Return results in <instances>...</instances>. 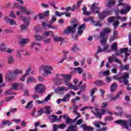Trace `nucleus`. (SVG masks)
Instances as JSON below:
<instances>
[{
    "mask_svg": "<svg viewBox=\"0 0 131 131\" xmlns=\"http://www.w3.org/2000/svg\"><path fill=\"white\" fill-rule=\"evenodd\" d=\"M57 78H59L58 79V81H62V77L63 79V81L68 86V89L74 90V91H77L78 90V87L72 84H69V81L71 80V78L72 76L71 75H65L61 74L60 76L58 75L57 76Z\"/></svg>",
    "mask_w": 131,
    "mask_h": 131,
    "instance_id": "obj_1",
    "label": "nucleus"
},
{
    "mask_svg": "<svg viewBox=\"0 0 131 131\" xmlns=\"http://www.w3.org/2000/svg\"><path fill=\"white\" fill-rule=\"evenodd\" d=\"M102 47H99L98 48V49L97 50V53H102V52H111L112 51H117V43H113L112 46H111V49H109V45L106 44V43H104V45H101Z\"/></svg>",
    "mask_w": 131,
    "mask_h": 131,
    "instance_id": "obj_2",
    "label": "nucleus"
},
{
    "mask_svg": "<svg viewBox=\"0 0 131 131\" xmlns=\"http://www.w3.org/2000/svg\"><path fill=\"white\" fill-rule=\"evenodd\" d=\"M114 79L119 80L120 82H123L125 85H128V78H129V73L125 72L123 73L122 76L119 77V76L116 75L113 77Z\"/></svg>",
    "mask_w": 131,
    "mask_h": 131,
    "instance_id": "obj_3",
    "label": "nucleus"
},
{
    "mask_svg": "<svg viewBox=\"0 0 131 131\" xmlns=\"http://www.w3.org/2000/svg\"><path fill=\"white\" fill-rule=\"evenodd\" d=\"M43 71V76L46 77L50 74H52V71H53V68L51 66H46V64H42L40 67L39 68V71L41 72Z\"/></svg>",
    "mask_w": 131,
    "mask_h": 131,
    "instance_id": "obj_4",
    "label": "nucleus"
},
{
    "mask_svg": "<svg viewBox=\"0 0 131 131\" xmlns=\"http://www.w3.org/2000/svg\"><path fill=\"white\" fill-rule=\"evenodd\" d=\"M111 32V29L109 28H106L102 30L100 33V38H101V44L105 45L107 39V35Z\"/></svg>",
    "mask_w": 131,
    "mask_h": 131,
    "instance_id": "obj_5",
    "label": "nucleus"
},
{
    "mask_svg": "<svg viewBox=\"0 0 131 131\" xmlns=\"http://www.w3.org/2000/svg\"><path fill=\"white\" fill-rule=\"evenodd\" d=\"M16 15L18 16L20 20H21L24 22V23H25V25L23 24L20 26V29L21 30H25L27 29V26H28V23L30 19L29 18H26L25 17L21 16L20 14V12L19 11H16Z\"/></svg>",
    "mask_w": 131,
    "mask_h": 131,
    "instance_id": "obj_6",
    "label": "nucleus"
},
{
    "mask_svg": "<svg viewBox=\"0 0 131 131\" xmlns=\"http://www.w3.org/2000/svg\"><path fill=\"white\" fill-rule=\"evenodd\" d=\"M123 2V0H119L118 6H122L123 7H124V9H122L120 11V14H121L122 15H126V14H127V13L129 12V10L131 9V7L127 4L122 3Z\"/></svg>",
    "mask_w": 131,
    "mask_h": 131,
    "instance_id": "obj_7",
    "label": "nucleus"
},
{
    "mask_svg": "<svg viewBox=\"0 0 131 131\" xmlns=\"http://www.w3.org/2000/svg\"><path fill=\"white\" fill-rule=\"evenodd\" d=\"M13 7L14 8H17V9H19V10H20V12H21V13H24L26 15H30L31 14H32V13H33V11L31 9L28 10L27 8H26V7L20 6L17 3H14L13 4Z\"/></svg>",
    "mask_w": 131,
    "mask_h": 131,
    "instance_id": "obj_8",
    "label": "nucleus"
},
{
    "mask_svg": "<svg viewBox=\"0 0 131 131\" xmlns=\"http://www.w3.org/2000/svg\"><path fill=\"white\" fill-rule=\"evenodd\" d=\"M112 14L111 9L104 10L102 12L98 13V18L100 20H104L107 16H110Z\"/></svg>",
    "mask_w": 131,
    "mask_h": 131,
    "instance_id": "obj_9",
    "label": "nucleus"
},
{
    "mask_svg": "<svg viewBox=\"0 0 131 131\" xmlns=\"http://www.w3.org/2000/svg\"><path fill=\"white\" fill-rule=\"evenodd\" d=\"M92 113L96 116L97 118H99V119H101L102 118V115L105 114L106 113V110L105 109H102L100 111L101 114L100 113V111L97 107H96L95 108V111L92 110L91 111Z\"/></svg>",
    "mask_w": 131,
    "mask_h": 131,
    "instance_id": "obj_10",
    "label": "nucleus"
},
{
    "mask_svg": "<svg viewBox=\"0 0 131 131\" xmlns=\"http://www.w3.org/2000/svg\"><path fill=\"white\" fill-rule=\"evenodd\" d=\"M127 51H128V49L127 48H123L120 50V51H116V56H119V55H121V54H122V53H124L125 55V57L124 58V61L125 62L128 58V56H129V53H127Z\"/></svg>",
    "mask_w": 131,
    "mask_h": 131,
    "instance_id": "obj_11",
    "label": "nucleus"
},
{
    "mask_svg": "<svg viewBox=\"0 0 131 131\" xmlns=\"http://www.w3.org/2000/svg\"><path fill=\"white\" fill-rule=\"evenodd\" d=\"M35 90L39 94H43L46 91V85L43 83L38 84L35 86Z\"/></svg>",
    "mask_w": 131,
    "mask_h": 131,
    "instance_id": "obj_12",
    "label": "nucleus"
},
{
    "mask_svg": "<svg viewBox=\"0 0 131 131\" xmlns=\"http://www.w3.org/2000/svg\"><path fill=\"white\" fill-rule=\"evenodd\" d=\"M124 92V90L123 89H122L120 90L118 94L115 96H113L111 95H107V97L108 98V100L110 102H112V101H115L117 100L119 98V96L121 94H122Z\"/></svg>",
    "mask_w": 131,
    "mask_h": 131,
    "instance_id": "obj_13",
    "label": "nucleus"
},
{
    "mask_svg": "<svg viewBox=\"0 0 131 131\" xmlns=\"http://www.w3.org/2000/svg\"><path fill=\"white\" fill-rule=\"evenodd\" d=\"M98 6L99 3H95L92 5L91 7V10L92 12L94 14H98V15H99L100 13V7H99Z\"/></svg>",
    "mask_w": 131,
    "mask_h": 131,
    "instance_id": "obj_14",
    "label": "nucleus"
},
{
    "mask_svg": "<svg viewBox=\"0 0 131 131\" xmlns=\"http://www.w3.org/2000/svg\"><path fill=\"white\" fill-rule=\"evenodd\" d=\"M115 122L118 124H120L121 126H123V127H124V128H126V129H128L129 128L128 120V121H126V120H119Z\"/></svg>",
    "mask_w": 131,
    "mask_h": 131,
    "instance_id": "obj_15",
    "label": "nucleus"
},
{
    "mask_svg": "<svg viewBox=\"0 0 131 131\" xmlns=\"http://www.w3.org/2000/svg\"><path fill=\"white\" fill-rule=\"evenodd\" d=\"M76 27H77V25L76 24L73 25L72 26H70L68 27V28L64 30V33H74V32H75L76 31Z\"/></svg>",
    "mask_w": 131,
    "mask_h": 131,
    "instance_id": "obj_16",
    "label": "nucleus"
},
{
    "mask_svg": "<svg viewBox=\"0 0 131 131\" xmlns=\"http://www.w3.org/2000/svg\"><path fill=\"white\" fill-rule=\"evenodd\" d=\"M84 22H89L90 21L91 23H93L95 26H102V23L101 21H97L96 23L95 20L93 19V17H88L83 18Z\"/></svg>",
    "mask_w": 131,
    "mask_h": 131,
    "instance_id": "obj_17",
    "label": "nucleus"
},
{
    "mask_svg": "<svg viewBox=\"0 0 131 131\" xmlns=\"http://www.w3.org/2000/svg\"><path fill=\"white\" fill-rule=\"evenodd\" d=\"M41 46L40 43L34 42L31 44V50H34V51H38L39 50V47Z\"/></svg>",
    "mask_w": 131,
    "mask_h": 131,
    "instance_id": "obj_18",
    "label": "nucleus"
},
{
    "mask_svg": "<svg viewBox=\"0 0 131 131\" xmlns=\"http://www.w3.org/2000/svg\"><path fill=\"white\" fill-rule=\"evenodd\" d=\"M115 62L116 63H118V64H121L120 60L116 57L115 55H113L112 56L108 58V61L110 63H112L113 62Z\"/></svg>",
    "mask_w": 131,
    "mask_h": 131,
    "instance_id": "obj_19",
    "label": "nucleus"
},
{
    "mask_svg": "<svg viewBox=\"0 0 131 131\" xmlns=\"http://www.w3.org/2000/svg\"><path fill=\"white\" fill-rule=\"evenodd\" d=\"M5 78L7 81H10L12 78H14V76H13V71H8L6 74Z\"/></svg>",
    "mask_w": 131,
    "mask_h": 131,
    "instance_id": "obj_20",
    "label": "nucleus"
},
{
    "mask_svg": "<svg viewBox=\"0 0 131 131\" xmlns=\"http://www.w3.org/2000/svg\"><path fill=\"white\" fill-rule=\"evenodd\" d=\"M55 92L57 93V94H62L63 92H67L68 91V88H66L64 86L58 87L57 89H55Z\"/></svg>",
    "mask_w": 131,
    "mask_h": 131,
    "instance_id": "obj_21",
    "label": "nucleus"
},
{
    "mask_svg": "<svg viewBox=\"0 0 131 131\" xmlns=\"http://www.w3.org/2000/svg\"><path fill=\"white\" fill-rule=\"evenodd\" d=\"M31 66H30L27 71H26V74H24L22 77H20L21 81H24L25 80V78L29 75V72H30V70H31Z\"/></svg>",
    "mask_w": 131,
    "mask_h": 131,
    "instance_id": "obj_22",
    "label": "nucleus"
},
{
    "mask_svg": "<svg viewBox=\"0 0 131 131\" xmlns=\"http://www.w3.org/2000/svg\"><path fill=\"white\" fill-rule=\"evenodd\" d=\"M78 109V105H74V111L73 112L75 113L76 115H77V117L74 119V121H76L78 118H80L81 116L79 113L77 112V110Z\"/></svg>",
    "mask_w": 131,
    "mask_h": 131,
    "instance_id": "obj_23",
    "label": "nucleus"
},
{
    "mask_svg": "<svg viewBox=\"0 0 131 131\" xmlns=\"http://www.w3.org/2000/svg\"><path fill=\"white\" fill-rule=\"evenodd\" d=\"M116 110L117 111H118V113H114L115 115L116 116H122L123 115V111L122 110V108L117 106L116 107Z\"/></svg>",
    "mask_w": 131,
    "mask_h": 131,
    "instance_id": "obj_24",
    "label": "nucleus"
},
{
    "mask_svg": "<svg viewBox=\"0 0 131 131\" xmlns=\"http://www.w3.org/2000/svg\"><path fill=\"white\" fill-rule=\"evenodd\" d=\"M5 20L6 22H7V23H9L10 25H17V22H16L15 19H10L8 17H5Z\"/></svg>",
    "mask_w": 131,
    "mask_h": 131,
    "instance_id": "obj_25",
    "label": "nucleus"
},
{
    "mask_svg": "<svg viewBox=\"0 0 131 131\" xmlns=\"http://www.w3.org/2000/svg\"><path fill=\"white\" fill-rule=\"evenodd\" d=\"M80 127L81 128H83L84 130H86V131H93L94 130V128L92 127L91 126H86L84 124H82V125H80Z\"/></svg>",
    "mask_w": 131,
    "mask_h": 131,
    "instance_id": "obj_26",
    "label": "nucleus"
},
{
    "mask_svg": "<svg viewBox=\"0 0 131 131\" xmlns=\"http://www.w3.org/2000/svg\"><path fill=\"white\" fill-rule=\"evenodd\" d=\"M98 91V89L97 88H94L91 91H90V96L92 97V102H94L95 101V99H96V97L94 95V94L96 93Z\"/></svg>",
    "mask_w": 131,
    "mask_h": 131,
    "instance_id": "obj_27",
    "label": "nucleus"
},
{
    "mask_svg": "<svg viewBox=\"0 0 131 131\" xmlns=\"http://www.w3.org/2000/svg\"><path fill=\"white\" fill-rule=\"evenodd\" d=\"M115 4V1L114 0H107L105 2V6L107 8H111Z\"/></svg>",
    "mask_w": 131,
    "mask_h": 131,
    "instance_id": "obj_28",
    "label": "nucleus"
},
{
    "mask_svg": "<svg viewBox=\"0 0 131 131\" xmlns=\"http://www.w3.org/2000/svg\"><path fill=\"white\" fill-rule=\"evenodd\" d=\"M84 28H85V24H83L82 25L80 26L78 29V34L80 35L82 34Z\"/></svg>",
    "mask_w": 131,
    "mask_h": 131,
    "instance_id": "obj_29",
    "label": "nucleus"
},
{
    "mask_svg": "<svg viewBox=\"0 0 131 131\" xmlns=\"http://www.w3.org/2000/svg\"><path fill=\"white\" fill-rule=\"evenodd\" d=\"M66 15V17H70V13H67L66 12H59L57 11H55V16H57L58 17H61V16H63Z\"/></svg>",
    "mask_w": 131,
    "mask_h": 131,
    "instance_id": "obj_30",
    "label": "nucleus"
},
{
    "mask_svg": "<svg viewBox=\"0 0 131 131\" xmlns=\"http://www.w3.org/2000/svg\"><path fill=\"white\" fill-rule=\"evenodd\" d=\"M118 35V32L117 31H114L113 33V36L111 37L110 39V41L112 42V41H113L115 39H116L117 38V36Z\"/></svg>",
    "mask_w": 131,
    "mask_h": 131,
    "instance_id": "obj_31",
    "label": "nucleus"
},
{
    "mask_svg": "<svg viewBox=\"0 0 131 131\" xmlns=\"http://www.w3.org/2000/svg\"><path fill=\"white\" fill-rule=\"evenodd\" d=\"M76 10V6L75 5H74L72 7H68L66 8V12H69V11H72V12H74Z\"/></svg>",
    "mask_w": 131,
    "mask_h": 131,
    "instance_id": "obj_32",
    "label": "nucleus"
},
{
    "mask_svg": "<svg viewBox=\"0 0 131 131\" xmlns=\"http://www.w3.org/2000/svg\"><path fill=\"white\" fill-rule=\"evenodd\" d=\"M50 110L51 107L50 106H46L43 108V112L46 114H50L51 113Z\"/></svg>",
    "mask_w": 131,
    "mask_h": 131,
    "instance_id": "obj_33",
    "label": "nucleus"
},
{
    "mask_svg": "<svg viewBox=\"0 0 131 131\" xmlns=\"http://www.w3.org/2000/svg\"><path fill=\"white\" fill-rule=\"evenodd\" d=\"M19 86H20V88H21V89H22V88H23V85H22L19 83H15L12 85V89L13 90H16L17 89V88H19Z\"/></svg>",
    "mask_w": 131,
    "mask_h": 131,
    "instance_id": "obj_34",
    "label": "nucleus"
},
{
    "mask_svg": "<svg viewBox=\"0 0 131 131\" xmlns=\"http://www.w3.org/2000/svg\"><path fill=\"white\" fill-rule=\"evenodd\" d=\"M7 48L8 47H7V45L5 44V43H2L0 45V51H1V52H5Z\"/></svg>",
    "mask_w": 131,
    "mask_h": 131,
    "instance_id": "obj_35",
    "label": "nucleus"
},
{
    "mask_svg": "<svg viewBox=\"0 0 131 131\" xmlns=\"http://www.w3.org/2000/svg\"><path fill=\"white\" fill-rule=\"evenodd\" d=\"M8 62L9 64H13V63H15V59L14 58V57L12 55H10L8 57Z\"/></svg>",
    "mask_w": 131,
    "mask_h": 131,
    "instance_id": "obj_36",
    "label": "nucleus"
},
{
    "mask_svg": "<svg viewBox=\"0 0 131 131\" xmlns=\"http://www.w3.org/2000/svg\"><path fill=\"white\" fill-rule=\"evenodd\" d=\"M120 68L121 70H128V68H129V66L128 64H126L125 66H123L122 63H120Z\"/></svg>",
    "mask_w": 131,
    "mask_h": 131,
    "instance_id": "obj_37",
    "label": "nucleus"
},
{
    "mask_svg": "<svg viewBox=\"0 0 131 131\" xmlns=\"http://www.w3.org/2000/svg\"><path fill=\"white\" fill-rule=\"evenodd\" d=\"M74 73L81 74V73H82V69L79 67L74 68Z\"/></svg>",
    "mask_w": 131,
    "mask_h": 131,
    "instance_id": "obj_38",
    "label": "nucleus"
},
{
    "mask_svg": "<svg viewBox=\"0 0 131 131\" xmlns=\"http://www.w3.org/2000/svg\"><path fill=\"white\" fill-rule=\"evenodd\" d=\"M36 81V80L35 79L34 77H29L28 79L27 80V83H32L33 82H35Z\"/></svg>",
    "mask_w": 131,
    "mask_h": 131,
    "instance_id": "obj_39",
    "label": "nucleus"
},
{
    "mask_svg": "<svg viewBox=\"0 0 131 131\" xmlns=\"http://www.w3.org/2000/svg\"><path fill=\"white\" fill-rule=\"evenodd\" d=\"M82 11H83V15H86V16H89V15H91V14H92L91 12L86 11V7H85V6H84L82 8Z\"/></svg>",
    "mask_w": 131,
    "mask_h": 131,
    "instance_id": "obj_40",
    "label": "nucleus"
},
{
    "mask_svg": "<svg viewBox=\"0 0 131 131\" xmlns=\"http://www.w3.org/2000/svg\"><path fill=\"white\" fill-rule=\"evenodd\" d=\"M93 124L96 127H100V125H105L106 123H102L101 122H95Z\"/></svg>",
    "mask_w": 131,
    "mask_h": 131,
    "instance_id": "obj_41",
    "label": "nucleus"
},
{
    "mask_svg": "<svg viewBox=\"0 0 131 131\" xmlns=\"http://www.w3.org/2000/svg\"><path fill=\"white\" fill-rule=\"evenodd\" d=\"M66 131H77V127L76 125L70 126Z\"/></svg>",
    "mask_w": 131,
    "mask_h": 131,
    "instance_id": "obj_42",
    "label": "nucleus"
},
{
    "mask_svg": "<svg viewBox=\"0 0 131 131\" xmlns=\"http://www.w3.org/2000/svg\"><path fill=\"white\" fill-rule=\"evenodd\" d=\"M13 74H15L16 75L18 74H22L23 73V71L22 70H19V69H15L13 72Z\"/></svg>",
    "mask_w": 131,
    "mask_h": 131,
    "instance_id": "obj_43",
    "label": "nucleus"
},
{
    "mask_svg": "<svg viewBox=\"0 0 131 131\" xmlns=\"http://www.w3.org/2000/svg\"><path fill=\"white\" fill-rule=\"evenodd\" d=\"M32 103H33V101H32L28 103L27 105L25 106V109H28V110H30V109H31V108H32L33 107Z\"/></svg>",
    "mask_w": 131,
    "mask_h": 131,
    "instance_id": "obj_44",
    "label": "nucleus"
},
{
    "mask_svg": "<svg viewBox=\"0 0 131 131\" xmlns=\"http://www.w3.org/2000/svg\"><path fill=\"white\" fill-rule=\"evenodd\" d=\"M117 89V84H116V83H114L111 86V92H113Z\"/></svg>",
    "mask_w": 131,
    "mask_h": 131,
    "instance_id": "obj_45",
    "label": "nucleus"
},
{
    "mask_svg": "<svg viewBox=\"0 0 131 131\" xmlns=\"http://www.w3.org/2000/svg\"><path fill=\"white\" fill-rule=\"evenodd\" d=\"M29 41V39L23 38L21 39L20 41V45H26Z\"/></svg>",
    "mask_w": 131,
    "mask_h": 131,
    "instance_id": "obj_46",
    "label": "nucleus"
},
{
    "mask_svg": "<svg viewBox=\"0 0 131 131\" xmlns=\"http://www.w3.org/2000/svg\"><path fill=\"white\" fill-rule=\"evenodd\" d=\"M70 98V94H67L65 95L64 97L62 99V102H68L69 101Z\"/></svg>",
    "mask_w": 131,
    "mask_h": 131,
    "instance_id": "obj_47",
    "label": "nucleus"
},
{
    "mask_svg": "<svg viewBox=\"0 0 131 131\" xmlns=\"http://www.w3.org/2000/svg\"><path fill=\"white\" fill-rule=\"evenodd\" d=\"M116 19L117 20H120V21H122V22L125 21V20L127 19L126 17H121L119 16H116Z\"/></svg>",
    "mask_w": 131,
    "mask_h": 131,
    "instance_id": "obj_48",
    "label": "nucleus"
},
{
    "mask_svg": "<svg viewBox=\"0 0 131 131\" xmlns=\"http://www.w3.org/2000/svg\"><path fill=\"white\" fill-rule=\"evenodd\" d=\"M50 119L53 120V121H59V119L58 118V116L52 115L51 116H50Z\"/></svg>",
    "mask_w": 131,
    "mask_h": 131,
    "instance_id": "obj_49",
    "label": "nucleus"
},
{
    "mask_svg": "<svg viewBox=\"0 0 131 131\" xmlns=\"http://www.w3.org/2000/svg\"><path fill=\"white\" fill-rule=\"evenodd\" d=\"M16 57L18 59H20L22 57V55H21V50H17L16 51Z\"/></svg>",
    "mask_w": 131,
    "mask_h": 131,
    "instance_id": "obj_50",
    "label": "nucleus"
},
{
    "mask_svg": "<svg viewBox=\"0 0 131 131\" xmlns=\"http://www.w3.org/2000/svg\"><path fill=\"white\" fill-rule=\"evenodd\" d=\"M54 41H63V38L58 36H53Z\"/></svg>",
    "mask_w": 131,
    "mask_h": 131,
    "instance_id": "obj_51",
    "label": "nucleus"
},
{
    "mask_svg": "<svg viewBox=\"0 0 131 131\" xmlns=\"http://www.w3.org/2000/svg\"><path fill=\"white\" fill-rule=\"evenodd\" d=\"M95 83L97 84V85H105V82H103L101 80H98L95 81Z\"/></svg>",
    "mask_w": 131,
    "mask_h": 131,
    "instance_id": "obj_52",
    "label": "nucleus"
},
{
    "mask_svg": "<svg viewBox=\"0 0 131 131\" xmlns=\"http://www.w3.org/2000/svg\"><path fill=\"white\" fill-rule=\"evenodd\" d=\"M83 0H79L77 2V5H75L76 6V10H77L79 8V7H80V5L82 3Z\"/></svg>",
    "mask_w": 131,
    "mask_h": 131,
    "instance_id": "obj_53",
    "label": "nucleus"
},
{
    "mask_svg": "<svg viewBox=\"0 0 131 131\" xmlns=\"http://www.w3.org/2000/svg\"><path fill=\"white\" fill-rule=\"evenodd\" d=\"M109 73H110V71H105L104 72H100L99 74L100 75H105V76H107V75H109Z\"/></svg>",
    "mask_w": 131,
    "mask_h": 131,
    "instance_id": "obj_54",
    "label": "nucleus"
},
{
    "mask_svg": "<svg viewBox=\"0 0 131 131\" xmlns=\"http://www.w3.org/2000/svg\"><path fill=\"white\" fill-rule=\"evenodd\" d=\"M118 25H119V21L117 20L113 23V26L114 28V29H116L117 27H118Z\"/></svg>",
    "mask_w": 131,
    "mask_h": 131,
    "instance_id": "obj_55",
    "label": "nucleus"
},
{
    "mask_svg": "<svg viewBox=\"0 0 131 131\" xmlns=\"http://www.w3.org/2000/svg\"><path fill=\"white\" fill-rule=\"evenodd\" d=\"M42 38H43V37H42V36H41L40 35H39L37 34H36L35 35V39L36 40H41V39H42Z\"/></svg>",
    "mask_w": 131,
    "mask_h": 131,
    "instance_id": "obj_56",
    "label": "nucleus"
},
{
    "mask_svg": "<svg viewBox=\"0 0 131 131\" xmlns=\"http://www.w3.org/2000/svg\"><path fill=\"white\" fill-rule=\"evenodd\" d=\"M76 121H74V119L73 120H71V119L69 118H67L66 119V123L68 124H69L70 123H72V122H75Z\"/></svg>",
    "mask_w": 131,
    "mask_h": 131,
    "instance_id": "obj_57",
    "label": "nucleus"
},
{
    "mask_svg": "<svg viewBox=\"0 0 131 131\" xmlns=\"http://www.w3.org/2000/svg\"><path fill=\"white\" fill-rule=\"evenodd\" d=\"M100 97L101 98H104L105 96V90L103 89H100Z\"/></svg>",
    "mask_w": 131,
    "mask_h": 131,
    "instance_id": "obj_58",
    "label": "nucleus"
},
{
    "mask_svg": "<svg viewBox=\"0 0 131 131\" xmlns=\"http://www.w3.org/2000/svg\"><path fill=\"white\" fill-rule=\"evenodd\" d=\"M43 113V109L42 108L41 110L38 111L37 112V114L36 116V117H38V116H40Z\"/></svg>",
    "mask_w": 131,
    "mask_h": 131,
    "instance_id": "obj_59",
    "label": "nucleus"
},
{
    "mask_svg": "<svg viewBox=\"0 0 131 131\" xmlns=\"http://www.w3.org/2000/svg\"><path fill=\"white\" fill-rule=\"evenodd\" d=\"M116 19V17H115L114 16H113V17H109L107 19V21L108 22H110V23H111L112 22H113L114 20Z\"/></svg>",
    "mask_w": 131,
    "mask_h": 131,
    "instance_id": "obj_60",
    "label": "nucleus"
},
{
    "mask_svg": "<svg viewBox=\"0 0 131 131\" xmlns=\"http://www.w3.org/2000/svg\"><path fill=\"white\" fill-rule=\"evenodd\" d=\"M113 73L116 74L117 73V67L116 65L114 66V68L112 70Z\"/></svg>",
    "mask_w": 131,
    "mask_h": 131,
    "instance_id": "obj_61",
    "label": "nucleus"
},
{
    "mask_svg": "<svg viewBox=\"0 0 131 131\" xmlns=\"http://www.w3.org/2000/svg\"><path fill=\"white\" fill-rule=\"evenodd\" d=\"M45 35L48 36L49 35H53V32L51 31H48L45 32Z\"/></svg>",
    "mask_w": 131,
    "mask_h": 131,
    "instance_id": "obj_62",
    "label": "nucleus"
},
{
    "mask_svg": "<svg viewBox=\"0 0 131 131\" xmlns=\"http://www.w3.org/2000/svg\"><path fill=\"white\" fill-rule=\"evenodd\" d=\"M71 50L72 52H76V51H78V50L79 49H78V47H77V46L75 45L72 48Z\"/></svg>",
    "mask_w": 131,
    "mask_h": 131,
    "instance_id": "obj_63",
    "label": "nucleus"
},
{
    "mask_svg": "<svg viewBox=\"0 0 131 131\" xmlns=\"http://www.w3.org/2000/svg\"><path fill=\"white\" fill-rule=\"evenodd\" d=\"M128 40H129V42H128L129 45L131 47V33H129L128 34Z\"/></svg>",
    "mask_w": 131,
    "mask_h": 131,
    "instance_id": "obj_64",
    "label": "nucleus"
}]
</instances>
